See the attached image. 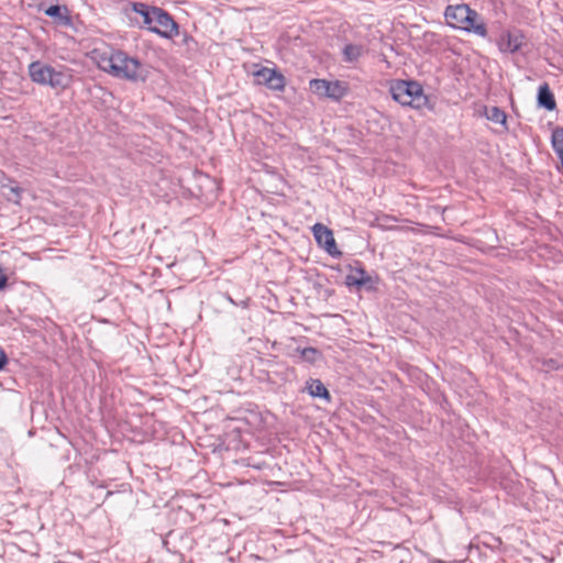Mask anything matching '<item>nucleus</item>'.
Masks as SVG:
<instances>
[{
	"mask_svg": "<svg viewBox=\"0 0 563 563\" xmlns=\"http://www.w3.org/2000/svg\"><path fill=\"white\" fill-rule=\"evenodd\" d=\"M90 58L102 71L129 81H145L147 69L142 63L125 52L112 47H96L90 53Z\"/></svg>",
	"mask_w": 563,
	"mask_h": 563,
	"instance_id": "f257e3e1",
	"label": "nucleus"
},
{
	"mask_svg": "<svg viewBox=\"0 0 563 563\" xmlns=\"http://www.w3.org/2000/svg\"><path fill=\"white\" fill-rule=\"evenodd\" d=\"M132 10L142 16L143 26H145L150 32L158 34L165 38H173L178 35L177 23L163 9L135 2L132 4Z\"/></svg>",
	"mask_w": 563,
	"mask_h": 563,
	"instance_id": "f03ea898",
	"label": "nucleus"
},
{
	"mask_svg": "<svg viewBox=\"0 0 563 563\" xmlns=\"http://www.w3.org/2000/svg\"><path fill=\"white\" fill-rule=\"evenodd\" d=\"M29 76L32 81L57 90H65L73 82L71 69L66 67L55 68L40 60L29 65Z\"/></svg>",
	"mask_w": 563,
	"mask_h": 563,
	"instance_id": "7ed1b4c3",
	"label": "nucleus"
},
{
	"mask_svg": "<svg viewBox=\"0 0 563 563\" xmlns=\"http://www.w3.org/2000/svg\"><path fill=\"white\" fill-rule=\"evenodd\" d=\"M444 15L448 24L452 27L473 32L483 37L487 35L484 23L477 22V13L466 4L449 5Z\"/></svg>",
	"mask_w": 563,
	"mask_h": 563,
	"instance_id": "20e7f679",
	"label": "nucleus"
},
{
	"mask_svg": "<svg viewBox=\"0 0 563 563\" xmlns=\"http://www.w3.org/2000/svg\"><path fill=\"white\" fill-rule=\"evenodd\" d=\"M390 93L402 106L420 108L426 101L422 88L416 81H396L390 87Z\"/></svg>",
	"mask_w": 563,
	"mask_h": 563,
	"instance_id": "39448f33",
	"label": "nucleus"
},
{
	"mask_svg": "<svg viewBox=\"0 0 563 563\" xmlns=\"http://www.w3.org/2000/svg\"><path fill=\"white\" fill-rule=\"evenodd\" d=\"M310 90L319 97L339 100L346 93V87L341 81H328L325 79L310 80Z\"/></svg>",
	"mask_w": 563,
	"mask_h": 563,
	"instance_id": "423d86ee",
	"label": "nucleus"
},
{
	"mask_svg": "<svg viewBox=\"0 0 563 563\" xmlns=\"http://www.w3.org/2000/svg\"><path fill=\"white\" fill-rule=\"evenodd\" d=\"M313 236L320 247H322L328 254L336 256L341 252L336 247V243L333 233L330 229L321 223H316L312 227Z\"/></svg>",
	"mask_w": 563,
	"mask_h": 563,
	"instance_id": "0eeeda50",
	"label": "nucleus"
},
{
	"mask_svg": "<svg viewBox=\"0 0 563 563\" xmlns=\"http://www.w3.org/2000/svg\"><path fill=\"white\" fill-rule=\"evenodd\" d=\"M538 104L549 111L554 110L556 107L554 96L547 84L539 87Z\"/></svg>",
	"mask_w": 563,
	"mask_h": 563,
	"instance_id": "6e6552de",
	"label": "nucleus"
},
{
	"mask_svg": "<svg viewBox=\"0 0 563 563\" xmlns=\"http://www.w3.org/2000/svg\"><path fill=\"white\" fill-rule=\"evenodd\" d=\"M371 278L367 276L366 272L362 267H357L351 271L349 275H346L345 284L347 286H364L366 285Z\"/></svg>",
	"mask_w": 563,
	"mask_h": 563,
	"instance_id": "1a4fd4ad",
	"label": "nucleus"
},
{
	"mask_svg": "<svg viewBox=\"0 0 563 563\" xmlns=\"http://www.w3.org/2000/svg\"><path fill=\"white\" fill-rule=\"evenodd\" d=\"M307 390L312 397L330 399V394L325 386L319 379H310L307 382Z\"/></svg>",
	"mask_w": 563,
	"mask_h": 563,
	"instance_id": "9d476101",
	"label": "nucleus"
},
{
	"mask_svg": "<svg viewBox=\"0 0 563 563\" xmlns=\"http://www.w3.org/2000/svg\"><path fill=\"white\" fill-rule=\"evenodd\" d=\"M522 44L521 35L519 34H508L507 38L503 40L500 43V49L504 52L515 53L520 48Z\"/></svg>",
	"mask_w": 563,
	"mask_h": 563,
	"instance_id": "9b49d317",
	"label": "nucleus"
},
{
	"mask_svg": "<svg viewBox=\"0 0 563 563\" xmlns=\"http://www.w3.org/2000/svg\"><path fill=\"white\" fill-rule=\"evenodd\" d=\"M485 117L487 118V120L494 123H499L504 128H506L507 115L498 107L485 108Z\"/></svg>",
	"mask_w": 563,
	"mask_h": 563,
	"instance_id": "f8f14e48",
	"label": "nucleus"
},
{
	"mask_svg": "<svg viewBox=\"0 0 563 563\" xmlns=\"http://www.w3.org/2000/svg\"><path fill=\"white\" fill-rule=\"evenodd\" d=\"M551 141H552V146H553V150L555 151V153L560 157H563V129L562 128H556L553 130Z\"/></svg>",
	"mask_w": 563,
	"mask_h": 563,
	"instance_id": "ddd939ff",
	"label": "nucleus"
},
{
	"mask_svg": "<svg viewBox=\"0 0 563 563\" xmlns=\"http://www.w3.org/2000/svg\"><path fill=\"white\" fill-rule=\"evenodd\" d=\"M272 75L273 77L267 87L273 90L282 91L285 88V77L276 70H274Z\"/></svg>",
	"mask_w": 563,
	"mask_h": 563,
	"instance_id": "4468645a",
	"label": "nucleus"
},
{
	"mask_svg": "<svg viewBox=\"0 0 563 563\" xmlns=\"http://www.w3.org/2000/svg\"><path fill=\"white\" fill-rule=\"evenodd\" d=\"M362 54V48L357 45H347L344 48L345 59L349 62L356 60Z\"/></svg>",
	"mask_w": 563,
	"mask_h": 563,
	"instance_id": "2eb2a0df",
	"label": "nucleus"
},
{
	"mask_svg": "<svg viewBox=\"0 0 563 563\" xmlns=\"http://www.w3.org/2000/svg\"><path fill=\"white\" fill-rule=\"evenodd\" d=\"M273 71H274V69L266 68V67L257 70L255 73V77H256L258 84H264L267 86L268 82L271 81V78L273 77V75H272Z\"/></svg>",
	"mask_w": 563,
	"mask_h": 563,
	"instance_id": "dca6fc26",
	"label": "nucleus"
},
{
	"mask_svg": "<svg viewBox=\"0 0 563 563\" xmlns=\"http://www.w3.org/2000/svg\"><path fill=\"white\" fill-rule=\"evenodd\" d=\"M4 188H8L9 192L12 195V196H8V199L10 201H13L15 203H19V200H20V194H21V188L18 187V186H14L12 184H9V185H4L3 186Z\"/></svg>",
	"mask_w": 563,
	"mask_h": 563,
	"instance_id": "f3484780",
	"label": "nucleus"
},
{
	"mask_svg": "<svg viewBox=\"0 0 563 563\" xmlns=\"http://www.w3.org/2000/svg\"><path fill=\"white\" fill-rule=\"evenodd\" d=\"M316 354H317V350L313 347H306L301 352L302 357L310 362H312L314 360Z\"/></svg>",
	"mask_w": 563,
	"mask_h": 563,
	"instance_id": "a211bd4d",
	"label": "nucleus"
},
{
	"mask_svg": "<svg viewBox=\"0 0 563 563\" xmlns=\"http://www.w3.org/2000/svg\"><path fill=\"white\" fill-rule=\"evenodd\" d=\"M45 14L52 18L58 16L60 14V8L58 5H51L45 10Z\"/></svg>",
	"mask_w": 563,
	"mask_h": 563,
	"instance_id": "6ab92c4d",
	"label": "nucleus"
},
{
	"mask_svg": "<svg viewBox=\"0 0 563 563\" xmlns=\"http://www.w3.org/2000/svg\"><path fill=\"white\" fill-rule=\"evenodd\" d=\"M8 363V357L5 352L0 347V371Z\"/></svg>",
	"mask_w": 563,
	"mask_h": 563,
	"instance_id": "aec40b11",
	"label": "nucleus"
},
{
	"mask_svg": "<svg viewBox=\"0 0 563 563\" xmlns=\"http://www.w3.org/2000/svg\"><path fill=\"white\" fill-rule=\"evenodd\" d=\"M7 280H8L7 275L3 272V269L0 267V290L5 287Z\"/></svg>",
	"mask_w": 563,
	"mask_h": 563,
	"instance_id": "412c9836",
	"label": "nucleus"
}]
</instances>
